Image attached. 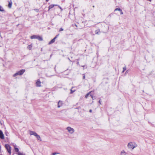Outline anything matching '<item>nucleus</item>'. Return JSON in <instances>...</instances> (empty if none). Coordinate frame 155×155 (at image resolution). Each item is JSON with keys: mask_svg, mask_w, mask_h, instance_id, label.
I'll use <instances>...</instances> for the list:
<instances>
[{"mask_svg": "<svg viewBox=\"0 0 155 155\" xmlns=\"http://www.w3.org/2000/svg\"><path fill=\"white\" fill-rule=\"evenodd\" d=\"M68 59L70 61H71L70 60L69 58H68Z\"/></svg>", "mask_w": 155, "mask_h": 155, "instance_id": "nucleus-35", "label": "nucleus"}, {"mask_svg": "<svg viewBox=\"0 0 155 155\" xmlns=\"http://www.w3.org/2000/svg\"><path fill=\"white\" fill-rule=\"evenodd\" d=\"M120 14L121 15H122L123 14V12L122 11V10H121V11H120Z\"/></svg>", "mask_w": 155, "mask_h": 155, "instance_id": "nucleus-24", "label": "nucleus"}, {"mask_svg": "<svg viewBox=\"0 0 155 155\" xmlns=\"http://www.w3.org/2000/svg\"><path fill=\"white\" fill-rule=\"evenodd\" d=\"M126 153L125 151L123 150L120 152V155H126Z\"/></svg>", "mask_w": 155, "mask_h": 155, "instance_id": "nucleus-11", "label": "nucleus"}, {"mask_svg": "<svg viewBox=\"0 0 155 155\" xmlns=\"http://www.w3.org/2000/svg\"><path fill=\"white\" fill-rule=\"evenodd\" d=\"M5 147L7 149L8 152L10 153H11V147L8 144H6L5 145Z\"/></svg>", "mask_w": 155, "mask_h": 155, "instance_id": "nucleus-5", "label": "nucleus"}, {"mask_svg": "<svg viewBox=\"0 0 155 155\" xmlns=\"http://www.w3.org/2000/svg\"><path fill=\"white\" fill-rule=\"evenodd\" d=\"M94 98L93 97V99H92L94 100Z\"/></svg>", "mask_w": 155, "mask_h": 155, "instance_id": "nucleus-37", "label": "nucleus"}, {"mask_svg": "<svg viewBox=\"0 0 155 155\" xmlns=\"http://www.w3.org/2000/svg\"><path fill=\"white\" fill-rule=\"evenodd\" d=\"M4 11V10L2 8V7L1 6H0V11L3 12Z\"/></svg>", "mask_w": 155, "mask_h": 155, "instance_id": "nucleus-20", "label": "nucleus"}, {"mask_svg": "<svg viewBox=\"0 0 155 155\" xmlns=\"http://www.w3.org/2000/svg\"><path fill=\"white\" fill-rule=\"evenodd\" d=\"M29 132L30 134L31 135H33L35 136H36V134H37L36 132H35V131H31V130H29Z\"/></svg>", "mask_w": 155, "mask_h": 155, "instance_id": "nucleus-6", "label": "nucleus"}, {"mask_svg": "<svg viewBox=\"0 0 155 155\" xmlns=\"http://www.w3.org/2000/svg\"><path fill=\"white\" fill-rule=\"evenodd\" d=\"M95 33L96 34L99 35L100 33V30L99 29H97L95 31Z\"/></svg>", "mask_w": 155, "mask_h": 155, "instance_id": "nucleus-14", "label": "nucleus"}, {"mask_svg": "<svg viewBox=\"0 0 155 155\" xmlns=\"http://www.w3.org/2000/svg\"><path fill=\"white\" fill-rule=\"evenodd\" d=\"M128 72V70L126 71V73H127Z\"/></svg>", "mask_w": 155, "mask_h": 155, "instance_id": "nucleus-31", "label": "nucleus"}, {"mask_svg": "<svg viewBox=\"0 0 155 155\" xmlns=\"http://www.w3.org/2000/svg\"><path fill=\"white\" fill-rule=\"evenodd\" d=\"M77 64L78 65H79V62H77Z\"/></svg>", "mask_w": 155, "mask_h": 155, "instance_id": "nucleus-28", "label": "nucleus"}, {"mask_svg": "<svg viewBox=\"0 0 155 155\" xmlns=\"http://www.w3.org/2000/svg\"><path fill=\"white\" fill-rule=\"evenodd\" d=\"M75 90L72 91L71 89V93L72 94L73 92L75 91Z\"/></svg>", "mask_w": 155, "mask_h": 155, "instance_id": "nucleus-22", "label": "nucleus"}, {"mask_svg": "<svg viewBox=\"0 0 155 155\" xmlns=\"http://www.w3.org/2000/svg\"><path fill=\"white\" fill-rule=\"evenodd\" d=\"M67 129L68 132L71 134H72L74 131V129L70 127H68L67 128Z\"/></svg>", "mask_w": 155, "mask_h": 155, "instance_id": "nucleus-4", "label": "nucleus"}, {"mask_svg": "<svg viewBox=\"0 0 155 155\" xmlns=\"http://www.w3.org/2000/svg\"><path fill=\"white\" fill-rule=\"evenodd\" d=\"M12 2L11 1L9 2L8 7L9 8H11L12 7Z\"/></svg>", "mask_w": 155, "mask_h": 155, "instance_id": "nucleus-15", "label": "nucleus"}, {"mask_svg": "<svg viewBox=\"0 0 155 155\" xmlns=\"http://www.w3.org/2000/svg\"><path fill=\"white\" fill-rule=\"evenodd\" d=\"M85 66L84 65H82V67H84Z\"/></svg>", "mask_w": 155, "mask_h": 155, "instance_id": "nucleus-32", "label": "nucleus"}, {"mask_svg": "<svg viewBox=\"0 0 155 155\" xmlns=\"http://www.w3.org/2000/svg\"><path fill=\"white\" fill-rule=\"evenodd\" d=\"M31 39L36 38L39 41H42V38L39 35H33L31 37Z\"/></svg>", "mask_w": 155, "mask_h": 155, "instance_id": "nucleus-3", "label": "nucleus"}, {"mask_svg": "<svg viewBox=\"0 0 155 155\" xmlns=\"http://www.w3.org/2000/svg\"><path fill=\"white\" fill-rule=\"evenodd\" d=\"M25 70L22 69L18 71L17 72L14 74L13 75L14 77H15L17 75H21L23 74L24 73L25 71Z\"/></svg>", "mask_w": 155, "mask_h": 155, "instance_id": "nucleus-2", "label": "nucleus"}, {"mask_svg": "<svg viewBox=\"0 0 155 155\" xmlns=\"http://www.w3.org/2000/svg\"><path fill=\"white\" fill-rule=\"evenodd\" d=\"M62 102L61 101H59L58 103V107L59 108L62 106Z\"/></svg>", "mask_w": 155, "mask_h": 155, "instance_id": "nucleus-9", "label": "nucleus"}, {"mask_svg": "<svg viewBox=\"0 0 155 155\" xmlns=\"http://www.w3.org/2000/svg\"><path fill=\"white\" fill-rule=\"evenodd\" d=\"M126 70V66H125L123 68V71H122V72L123 73L124 72V71Z\"/></svg>", "mask_w": 155, "mask_h": 155, "instance_id": "nucleus-18", "label": "nucleus"}, {"mask_svg": "<svg viewBox=\"0 0 155 155\" xmlns=\"http://www.w3.org/2000/svg\"><path fill=\"white\" fill-rule=\"evenodd\" d=\"M99 102L100 103V104H101L100 100V101H99Z\"/></svg>", "mask_w": 155, "mask_h": 155, "instance_id": "nucleus-30", "label": "nucleus"}, {"mask_svg": "<svg viewBox=\"0 0 155 155\" xmlns=\"http://www.w3.org/2000/svg\"><path fill=\"white\" fill-rule=\"evenodd\" d=\"M60 154V153H58V152H54L52 154H51L50 155H55L57 154Z\"/></svg>", "mask_w": 155, "mask_h": 155, "instance_id": "nucleus-17", "label": "nucleus"}, {"mask_svg": "<svg viewBox=\"0 0 155 155\" xmlns=\"http://www.w3.org/2000/svg\"><path fill=\"white\" fill-rule=\"evenodd\" d=\"M90 96H91L92 98L93 99V96L92 95H91Z\"/></svg>", "mask_w": 155, "mask_h": 155, "instance_id": "nucleus-29", "label": "nucleus"}, {"mask_svg": "<svg viewBox=\"0 0 155 155\" xmlns=\"http://www.w3.org/2000/svg\"><path fill=\"white\" fill-rule=\"evenodd\" d=\"M37 138V139L40 140V141H41V139L40 136L39 135H38L37 134H36V136H35Z\"/></svg>", "mask_w": 155, "mask_h": 155, "instance_id": "nucleus-12", "label": "nucleus"}, {"mask_svg": "<svg viewBox=\"0 0 155 155\" xmlns=\"http://www.w3.org/2000/svg\"><path fill=\"white\" fill-rule=\"evenodd\" d=\"M137 147V145L134 142H130L127 144V147L130 149H133Z\"/></svg>", "mask_w": 155, "mask_h": 155, "instance_id": "nucleus-1", "label": "nucleus"}, {"mask_svg": "<svg viewBox=\"0 0 155 155\" xmlns=\"http://www.w3.org/2000/svg\"><path fill=\"white\" fill-rule=\"evenodd\" d=\"M91 92H89L86 95H85V97L86 98H87V97H88V96H89V95L90 94V93Z\"/></svg>", "mask_w": 155, "mask_h": 155, "instance_id": "nucleus-19", "label": "nucleus"}, {"mask_svg": "<svg viewBox=\"0 0 155 155\" xmlns=\"http://www.w3.org/2000/svg\"><path fill=\"white\" fill-rule=\"evenodd\" d=\"M55 38H53L49 42V44L50 45L54 43L55 41Z\"/></svg>", "mask_w": 155, "mask_h": 155, "instance_id": "nucleus-13", "label": "nucleus"}, {"mask_svg": "<svg viewBox=\"0 0 155 155\" xmlns=\"http://www.w3.org/2000/svg\"><path fill=\"white\" fill-rule=\"evenodd\" d=\"M57 5H54V4H51L48 7V11H49L50 9L53 8L54 6H57Z\"/></svg>", "mask_w": 155, "mask_h": 155, "instance_id": "nucleus-10", "label": "nucleus"}, {"mask_svg": "<svg viewBox=\"0 0 155 155\" xmlns=\"http://www.w3.org/2000/svg\"><path fill=\"white\" fill-rule=\"evenodd\" d=\"M41 82L39 79L37 80L36 82V85L37 87H40L41 86Z\"/></svg>", "mask_w": 155, "mask_h": 155, "instance_id": "nucleus-8", "label": "nucleus"}, {"mask_svg": "<svg viewBox=\"0 0 155 155\" xmlns=\"http://www.w3.org/2000/svg\"><path fill=\"white\" fill-rule=\"evenodd\" d=\"M89 112L90 113H91L92 112V110L91 109H90V110H89Z\"/></svg>", "mask_w": 155, "mask_h": 155, "instance_id": "nucleus-27", "label": "nucleus"}, {"mask_svg": "<svg viewBox=\"0 0 155 155\" xmlns=\"http://www.w3.org/2000/svg\"><path fill=\"white\" fill-rule=\"evenodd\" d=\"M75 26L77 27V25L76 24H75Z\"/></svg>", "mask_w": 155, "mask_h": 155, "instance_id": "nucleus-34", "label": "nucleus"}, {"mask_svg": "<svg viewBox=\"0 0 155 155\" xmlns=\"http://www.w3.org/2000/svg\"><path fill=\"white\" fill-rule=\"evenodd\" d=\"M0 138L2 139H4V135L2 131L1 130H0Z\"/></svg>", "mask_w": 155, "mask_h": 155, "instance_id": "nucleus-7", "label": "nucleus"}, {"mask_svg": "<svg viewBox=\"0 0 155 155\" xmlns=\"http://www.w3.org/2000/svg\"><path fill=\"white\" fill-rule=\"evenodd\" d=\"M31 47L32 46L31 45H29L28 46L27 48L29 49L30 50L31 49Z\"/></svg>", "mask_w": 155, "mask_h": 155, "instance_id": "nucleus-21", "label": "nucleus"}, {"mask_svg": "<svg viewBox=\"0 0 155 155\" xmlns=\"http://www.w3.org/2000/svg\"><path fill=\"white\" fill-rule=\"evenodd\" d=\"M121 9H120V8H118L114 10V11H121Z\"/></svg>", "mask_w": 155, "mask_h": 155, "instance_id": "nucleus-16", "label": "nucleus"}, {"mask_svg": "<svg viewBox=\"0 0 155 155\" xmlns=\"http://www.w3.org/2000/svg\"><path fill=\"white\" fill-rule=\"evenodd\" d=\"M58 35H56V36L54 38H55V39L58 37Z\"/></svg>", "mask_w": 155, "mask_h": 155, "instance_id": "nucleus-25", "label": "nucleus"}, {"mask_svg": "<svg viewBox=\"0 0 155 155\" xmlns=\"http://www.w3.org/2000/svg\"><path fill=\"white\" fill-rule=\"evenodd\" d=\"M48 1H49V0H46V1L47 2H48Z\"/></svg>", "mask_w": 155, "mask_h": 155, "instance_id": "nucleus-33", "label": "nucleus"}, {"mask_svg": "<svg viewBox=\"0 0 155 155\" xmlns=\"http://www.w3.org/2000/svg\"><path fill=\"white\" fill-rule=\"evenodd\" d=\"M63 30V29L62 28H61L60 29L59 31H62Z\"/></svg>", "mask_w": 155, "mask_h": 155, "instance_id": "nucleus-23", "label": "nucleus"}, {"mask_svg": "<svg viewBox=\"0 0 155 155\" xmlns=\"http://www.w3.org/2000/svg\"><path fill=\"white\" fill-rule=\"evenodd\" d=\"M60 8L61 9H61V7H60Z\"/></svg>", "mask_w": 155, "mask_h": 155, "instance_id": "nucleus-36", "label": "nucleus"}, {"mask_svg": "<svg viewBox=\"0 0 155 155\" xmlns=\"http://www.w3.org/2000/svg\"><path fill=\"white\" fill-rule=\"evenodd\" d=\"M83 79H84L85 78V76L84 75H84L83 76Z\"/></svg>", "mask_w": 155, "mask_h": 155, "instance_id": "nucleus-26", "label": "nucleus"}]
</instances>
